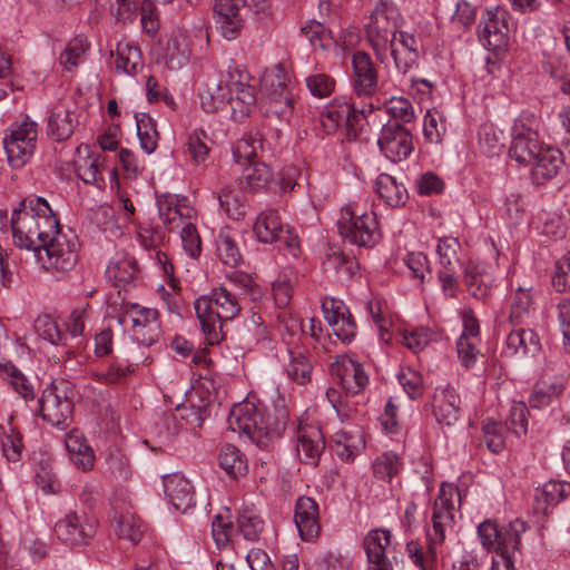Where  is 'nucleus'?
Returning a JSON list of instances; mask_svg holds the SVG:
<instances>
[{
    "label": "nucleus",
    "mask_w": 570,
    "mask_h": 570,
    "mask_svg": "<svg viewBox=\"0 0 570 570\" xmlns=\"http://www.w3.org/2000/svg\"><path fill=\"white\" fill-rule=\"evenodd\" d=\"M227 423L229 430L246 435L258 446L264 448L268 441L278 438L284 431L286 414L281 411L278 416L272 417L265 407L245 401L233 406Z\"/></svg>",
    "instance_id": "nucleus-1"
},
{
    "label": "nucleus",
    "mask_w": 570,
    "mask_h": 570,
    "mask_svg": "<svg viewBox=\"0 0 570 570\" xmlns=\"http://www.w3.org/2000/svg\"><path fill=\"white\" fill-rule=\"evenodd\" d=\"M194 307L202 330L212 344L219 341L223 323L233 320L240 311L237 294L225 286L198 297Z\"/></svg>",
    "instance_id": "nucleus-2"
},
{
    "label": "nucleus",
    "mask_w": 570,
    "mask_h": 570,
    "mask_svg": "<svg viewBox=\"0 0 570 570\" xmlns=\"http://www.w3.org/2000/svg\"><path fill=\"white\" fill-rule=\"evenodd\" d=\"M400 19L399 9L391 0H376L366 26V33L376 59L382 63L387 59L389 41L401 32Z\"/></svg>",
    "instance_id": "nucleus-3"
},
{
    "label": "nucleus",
    "mask_w": 570,
    "mask_h": 570,
    "mask_svg": "<svg viewBox=\"0 0 570 570\" xmlns=\"http://www.w3.org/2000/svg\"><path fill=\"white\" fill-rule=\"evenodd\" d=\"M337 228L340 235L353 245L373 247L381 239L375 213H360L351 205L341 209Z\"/></svg>",
    "instance_id": "nucleus-4"
},
{
    "label": "nucleus",
    "mask_w": 570,
    "mask_h": 570,
    "mask_svg": "<svg viewBox=\"0 0 570 570\" xmlns=\"http://www.w3.org/2000/svg\"><path fill=\"white\" fill-rule=\"evenodd\" d=\"M72 397L73 389L69 381H53L38 401L40 416L53 426L67 428L73 411Z\"/></svg>",
    "instance_id": "nucleus-5"
},
{
    "label": "nucleus",
    "mask_w": 570,
    "mask_h": 570,
    "mask_svg": "<svg viewBox=\"0 0 570 570\" xmlns=\"http://www.w3.org/2000/svg\"><path fill=\"white\" fill-rule=\"evenodd\" d=\"M254 233L259 242L276 243L279 248H286L293 256L299 252L298 236L288 225L283 224L275 209H266L259 214L254 224Z\"/></svg>",
    "instance_id": "nucleus-6"
},
{
    "label": "nucleus",
    "mask_w": 570,
    "mask_h": 570,
    "mask_svg": "<svg viewBox=\"0 0 570 570\" xmlns=\"http://www.w3.org/2000/svg\"><path fill=\"white\" fill-rule=\"evenodd\" d=\"M37 136V124L28 118L11 126L10 132L3 138V148L12 168H21L30 159Z\"/></svg>",
    "instance_id": "nucleus-7"
},
{
    "label": "nucleus",
    "mask_w": 570,
    "mask_h": 570,
    "mask_svg": "<svg viewBox=\"0 0 570 570\" xmlns=\"http://www.w3.org/2000/svg\"><path fill=\"white\" fill-rule=\"evenodd\" d=\"M11 227L14 244L37 253L40 261H43L41 248L45 246L43 233L39 232L37 212L29 208V200H23L20 207L14 209L11 216Z\"/></svg>",
    "instance_id": "nucleus-8"
},
{
    "label": "nucleus",
    "mask_w": 570,
    "mask_h": 570,
    "mask_svg": "<svg viewBox=\"0 0 570 570\" xmlns=\"http://www.w3.org/2000/svg\"><path fill=\"white\" fill-rule=\"evenodd\" d=\"M119 324H131L132 336L141 345L150 346L159 336L158 312L154 308L131 304L118 318Z\"/></svg>",
    "instance_id": "nucleus-9"
},
{
    "label": "nucleus",
    "mask_w": 570,
    "mask_h": 570,
    "mask_svg": "<svg viewBox=\"0 0 570 570\" xmlns=\"http://www.w3.org/2000/svg\"><path fill=\"white\" fill-rule=\"evenodd\" d=\"M527 530V524L520 519L511 521L505 528L491 520L483 521L478 528V534L482 546L488 551L512 548L520 549L521 534Z\"/></svg>",
    "instance_id": "nucleus-10"
},
{
    "label": "nucleus",
    "mask_w": 570,
    "mask_h": 570,
    "mask_svg": "<svg viewBox=\"0 0 570 570\" xmlns=\"http://www.w3.org/2000/svg\"><path fill=\"white\" fill-rule=\"evenodd\" d=\"M214 14L219 35L228 41L235 40L246 26L248 16L246 0H216Z\"/></svg>",
    "instance_id": "nucleus-11"
},
{
    "label": "nucleus",
    "mask_w": 570,
    "mask_h": 570,
    "mask_svg": "<svg viewBox=\"0 0 570 570\" xmlns=\"http://www.w3.org/2000/svg\"><path fill=\"white\" fill-rule=\"evenodd\" d=\"M47 259L42 261L47 269L66 273L71 271L78 261V240L72 233L58 234L41 248Z\"/></svg>",
    "instance_id": "nucleus-12"
},
{
    "label": "nucleus",
    "mask_w": 570,
    "mask_h": 570,
    "mask_svg": "<svg viewBox=\"0 0 570 570\" xmlns=\"http://www.w3.org/2000/svg\"><path fill=\"white\" fill-rule=\"evenodd\" d=\"M377 145L385 157L393 163L407 158L413 150L409 129L397 121H389L383 126Z\"/></svg>",
    "instance_id": "nucleus-13"
},
{
    "label": "nucleus",
    "mask_w": 570,
    "mask_h": 570,
    "mask_svg": "<svg viewBox=\"0 0 570 570\" xmlns=\"http://www.w3.org/2000/svg\"><path fill=\"white\" fill-rule=\"evenodd\" d=\"M96 525L85 513L70 512L55 525L57 538L70 546H85L94 537Z\"/></svg>",
    "instance_id": "nucleus-14"
},
{
    "label": "nucleus",
    "mask_w": 570,
    "mask_h": 570,
    "mask_svg": "<svg viewBox=\"0 0 570 570\" xmlns=\"http://www.w3.org/2000/svg\"><path fill=\"white\" fill-rule=\"evenodd\" d=\"M507 12L500 8L487 9L480 22L479 39L491 51H501L508 45Z\"/></svg>",
    "instance_id": "nucleus-15"
},
{
    "label": "nucleus",
    "mask_w": 570,
    "mask_h": 570,
    "mask_svg": "<svg viewBox=\"0 0 570 570\" xmlns=\"http://www.w3.org/2000/svg\"><path fill=\"white\" fill-rule=\"evenodd\" d=\"M352 87L357 97H372L379 88L377 70L370 55L355 51L352 56Z\"/></svg>",
    "instance_id": "nucleus-16"
},
{
    "label": "nucleus",
    "mask_w": 570,
    "mask_h": 570,
    "mask_svg": "<svg viewBox=\"0 0 570 570\" xmlns=\"http://www.w3.org/2000/svg\"><path fill=\"white\" fill-rule=\"evenodd\" d=\"M454 490L451 487L441 485L439 495L434 501L432 523L433 532H428L430 540V552L433 553V546L442 543L445 539V529L453 521L454 505L452 502Z\"/></svg>",
    "instance_id": "nucleus-17"
},
{
    "label": "nucleus",
    "mask_w": 570,
    "mask_h": 570,
    "mask_svg": "<svg viewBox=\"0 0 570 570\" xmlns=\"http://www.w3.org/2000/svg\"><path fill=\"white\" fill-rule=\"evenodd\" d=\"M112 507V522L117 535L126 539L134 544H137L144 533L142 524L137 518L131 504L126 498H114L111 501Z\"/></svg>",
    "instance_id": "nucleus-18"
},
{
    "label": "nucleus",
    "mask_w": 570,
    "mask_h": 570,
    "mask_svg": "<svg viewBox=\"0 0 570 570\" xmlns=\"http://www.w3.org/2000/svg\"><path fill=\"white\" fill-rule=\"evenodd\" d=\"M420 40L407 32H400L389 41L387 56L393 59L394 67L401 75H406L419 65Z\"/></svg>",
    "instance_id": "nucleus-19"
},
{
    "label": "nucleus",
    "mask_w": 570,
    "mask_h": 570,
    "mask_svg": "<svg viewBox=\"0 0 570 570\" xmlns=\"http://www.w3.org/2000/svg\"><path fill=\"white\" fill-rule=\"evenodd\" d=\"M322 311L333 333L344 343H350L356 335V324L348 308L341 299L325 298Z\"/></svg>",
    "instance_id": "nucleus-20"
},
{
    "label": "nucleus",
    "mask_w": 570,
    "mask_h": 570,
    "mask_svg": "<svg viewBox=\"0 0 570 570\" xmlns=\"http://www.w3.org/2000/svg\"><path fill=\"white\" fill-rule=\"evenodd\" d=\"M543 148L538 135L524 126H515L512 132V141L509 149L511 159L520 165L530 166L538 158Z\"/></svg>",
    "instance_id": "nucleus-21"
},
{
    "label": "nucleus",
    "mask_w": 570,
    "mask_h": 570,
    "mask_svg": "<svg viewBox=\"0 0 570 570\" xmlns=\"http://www.w3.org/2000/svg\"><path fill=\"white\" fill-rule=\"evenodd\" d=\"M331 372L337 376L342 387L353 395L361 393L368 383L362 365L347 356L336 357L331 364Z\"/></svg>",
    "instance_id": "nucleus-22"
},
{
    "label": "nucleus",
    "mask_w": 570,
    "mask_h": 570,
    "mask_svg": "<svg viewBox=\"0 0 570 570\" xmlns=\"http://www.w3.org/2000/svg\"><path fill=\"white\" fill-rule=\"evenodd\" d=\"M164 492L177 511L186 513L195 507V489L181 473L164 476Z\"/></svg>",
    "instance_id": "nucleus-23"
},
{
    "label": "nucleus",
    "mask_w": 570,
    "mask_h": 570,
    "mask_svg": "<svg viewBox=\"0 0 570 570\" xmlns=\"http://www.w3.org/2000/svg\"><path fill=\"white\" fill-rule=\"evenodd\" d=\"M325 449L324 434L318 426H301L297 431V454L302 462L316 465Z\"/></svg>",
    "instance_id": "nucleus-24"
},
{
    "label": "nucleus",
    "mask_w": 570,
    "mask_h": 570,
    "mask_svg": "<svg viewBox=\"0 0 570 570\" xmlns=\"http://www.w3.org/2000/svg\"><path fill=\"white\" fill-rule=\"evenodd\" d=\"M78 159L75 160L76 171L85 184L101 187L105 184L101 170L105 165V157L91 153L88 145L77 148Z\"/></svg>",
    "instance_id": "nucleus-25"
},
{
    "label": "nucleus",
    "mask_w": 570,
    "mask_h": 570,
    "mask_svg": "<svg viewBox=\"0 0 570 570\" xmlns=\"http://www.w3.org/2000/svg\"><path fill=\"white\" fill-rule=\"evenodd\" d=\"M295 524L304 541L314 539L320 532L318 505L309 497H301L295 505Z\"/></svg>",
    "instance_id": "nucleus-26"
},
{
    "label": "nucleus",
    "mask_w": 570,
    "mask_h": 570,
    "mask_svg": "<svg viewBox=\"0 0 570 570\" xmlns=\"http://www.w3.org/2000/svg\"><path fill=\"white\" fill-rule=\"evenodd\" d=\"M460 396L454 389L438 390L433 399V414L439 424L452 426L460 417Z\"/></svg>",
    "instance_id": "nucleus-27"
},
{
    "label": "nucleus",
    "mask_w": 570,
    "mask_h": 570,
    "mask_svg": "<svg viewBox=\"0 0 570 570\" xmlns=\"http://www.w3.org/2000/svg\"><path fill=\"white\" fill-rule=\"evenodd\" d=\"M391 542V533L387 530L375 529L364 538L363 546L373 570H391L385 558V550Z\"/></svg>",
    "instance_id": "nucleus-28"
},
{
    "label": "nucleus",
    "mask_w": 570,
    "mask_h": 570,
    "mask_svg": "<svg viewBox=\"0 0 570 570\" xmlns=\"http://www.w3.org/2000/svg\"><path fill=\"white\" fill-rule=\"evenodd\" d=\"M563 165L562 153L553 147L546 146L533 161L532 178L537 184L554 177Z\"/></svg>",
    "instance_id": "nucleus-29"
},
{
    "label": "nucleus",
    "mask_w": 570,
    "mask_h": 570,
    "mask_svg": "<svg viewBox=\"0 0 570 570\" xmlns=\"http://www.w3.org/2000/svg\"><path fill=\"white\" fill-rule=\"evenodd\" d=\"M566 379L558 376L550 379L543 376L533 387L529 397V404L533 409H541L549 405L554 399H558L564 391Z\"/></svg>",
    "instance_id": "nucleus-30"
},
{
    "label": "nucleus",
    "mask_w": 570,
    "mask_h": 570,
    "mask_svg": "<svg viewBox=\"0 0 570 570\" xmlns=\"http://www.w3.org/2000/svg\"><path fill=\"white\" fill-rule=\"evenodd\" d=\"M288 363L285 366L287 376L297 384L311 382L313 364L309 353L303 347L288 348Z\"/></svg>",
    "instance_id": "nucleus-31"
},
{
    "label": "nucleus",
    "mask_w": 570,
    "mask_h": 570,
    "mask_svg": "<svg viewBox=\"0 0 570 570\" xmlns=\"http://www.w3.org/2000/svg\"><path fill=\"white\" fill-rule=\"evenodd\" d=\"M272 177V170L265 163H250L243 169L238 185L245 191L258 193L267 187Z\"/></svg>",
    "instance_id": "nucleus-32"
},
{
    "label": "nucleus",
    "mask_w": 570,
    "mask_h": 570,
    "mask_svg": "<svg viewBox=\"0 0 570 570\" xmlns=\"http://www.w3.org/2000/svg\"><path fill=\"white\" fill-rule=\"evenodd\" d=\"M356 267L354 257L346 256L340 247H328L323 261V268L326 272H334L341 281H347L353 277Z\"/></svg>",
    "instance_id": "nucleus-33"
},
{
    "label": "nucleus",
    "mask_w": 570,
    "mask_h": 570,
    "mask_svg": "<svg viewBox=\"0 0 570 570\" xmlns=\"http://www.w3.org/2000/svg\"><path fill=\"white\" fill-rule=\"evenodd\" d=\"M76 126V118L71 110L63 105H57L49 118V135L57 141L70 138Z\"/></svg>",
    "instance_id": "nucleus-34"
},
{
    "label": "nucleus",
    "mask_w": 570,
    "mask_h": 570,
    "mask_svg": "<svg viewBox=\"0 0 570 570\" xmlns=\"http://www.w3.org/2000/svg\"><path fill=\"white\" fill-rule=\"evenodd\" d=\"M29 208L37 212L39 232L46 235L43 243L48 244V240L56 238V235L62 234L59 222L46 199L41 197L29 199Z\"/></svg>",
    "instance_id": "nucleus-35"
},
{
    "label": "nucleus",
    "mask_w": 570,
    "mask_h": 570,
    "mask_svg": "<svg viewBox=\"0 0 570 570\" xmlns=\"http://www.w3.org/2000/svg\"><path fill=\"white\" fill-rule=\"evenodd\" d=\"M375 191L389 206L399 207L405 204L406 189L399 185L389 174H381L375 180Z\"/></svg>",
    "instance_id": "nucleus-36"
},
{
    "label": "nucleus",
    "mask_w": 570,
    "mask_h": 570,
    "mask_svg": "<svg viewBox=\"0 0 570 570\" xmlns=\"http://www.w3.org/2000/svg\"><path fill=\"white\" fill-rule=\"evenodd\" d=\"M352 110V102L345 98L334 99L321 112L320 119L324 129L330 134L343 126L344 120H348V112Z\"/></svg>",
    "instance_id": "nucleus-37"
},
{
    "label": "nucleus",
    "mask_w": 570,
    "mask_h": 570,
    "mask_svg": "<svg viewBox=\"0 0 570 570\" xmlns=\"http://www.w3.org/2000/svg\"><path fill=\"white\" fill-rule=\"evenodd\" d=\"M220 468L233 479L247 473V460L244 454L232 444H225L218 456Z\"/></svg>",
    "instance_id": "nucleus-38"
},
{
    "label": "nucleus",
    "mask_w": 570,
    "mask_h": 570,
    "mask_svg": "<svg viewBox=\"0 0 570 570\" xmlns=\"http://www.w3.org/2000/svg\"><path fill=\"white\" fill-rule=\"evenodd\" d=\"M232 94L223 86V81L208 83L200 94V104L205 111L214 112L228 106Z\"/></svg>",
    "instance_id": "nucleus-39"
},
{
    "label": "nucleus",
    "mask_w": 570,
    "mask_h": 570,
    "mask_svg": "<svg viewBox=\"0 0 570 570\" xmlns=\"http://www.w3.org/2000/svg\"><path fill=\"white\" fill-rule=\"evenodd\" d=\"M464 282L468 291L476 298H484L491 289V277L479 265L469 263L464 268Z\"/></svg>",
    "instance_id": "nucleus-40"
},
{
    "label": "nucleus",
    "mask_w": 570,
    "mask_h": 570,
    "mask_svg": "<svg viewBox=\"0 0 570 570\" xmlns=\"http://www.w3.org/2000/svg\"><path fill=\"white\" fill-rule=\"evenodd\" d=\"M117 70L122 71L126 75H136L139 69L142 68V58L140 50L128 43L119 42L117 45Z\"/></svg>",
    "instance_id": "nucleus-41"
},
{
    "label": "nucleus",
    "mask_w": 570,
    "mask_h": 570,
    "mask_svg": "<svg viewBox=\"0 0 570 570\" xmlns=\"http://www.w3.org/2000/svg\"><path fill=\"white\" fill-rule=\"evenodd\" d=\"M288 76L282 65H276L262 79V86L266 91V97L271 96H292L288 89Z\"/></svg>",
    "instance_id": "nucleus-42"
},
{
    "label": "nucleus",
    "mask_w": 570,
    "mask_h": 570,
    "mask_svg": "<svg viewBox=\"0 0 570 570\" xmlns=\"http://www.w3.org/2000/svg\"><path fill=\"white\" fill-rule=\"evenodd\" d=\"M216 248L219 258L227 266L236 267L243 259L236 238L228 230L219 233Z\"/></svg>",
    "instance_id": "nucleus-43"
},
{
    "label": "nucleus",
    "mask_w": 570,
    "mask_h": 570,
    "mask_svg": "<svg viewBox=\"0 0 570 570\" xmlns=\"http://www.w3.org/2000/svg\"><path fill=\"white\" fill-rule=\"evenodd\" d=\"M217 199L220 207L232 219H239L245 215V204L242 194L233 186L224 187L218 194Z\"/></svg>",
    "instance_id": "nucleus-44"
},
{
    "label": "nucleus",
    "mask_w": 570,
    "mask_h": 570,
    "mask_svg": "<svg viewBox=\"0 0 570 570\" xmlns=\"http://www.w3.org/2000/svg\"><path fill=\"white\" fill-rule=\"evenodd\" d=\"M263 151V139L262 135L256 132L255 135L249 134L244 136L239 141H237L233 155L237 163L247 160L254 163L253 159L258 156L259 153Z\"/></svg>",
    "instance_id": "nucleus-45"
},
{
    "label": "nucleus",
    "mask_w": 570,
    "mask_h": 570,
    "mask_svg": "<svg viewBox=\"0 0 570 570\" xmlns=\"http://www.w3.org/2000/svg\"><path fill=\"white\" fill-rule=\"evenodd\" d=\"M237 522L238 531L248 541H256L264 529V521L253 509L242 510Z\"/></svg>",
    "instance_id": "nucleus-46"
},
{
    "label": "nucleus",
    "mask_w": 570,
    "mask_h": 570,
    "mask_svg": "<svg viewBox=\"0 0 570 570\" xmlns=\"http://www.w3.org/2000/svg\"><path fill=\"white\" fill-rule=\"evenodd\" d=\"M266 117H276L279 120H288L293 114L292 96L266 97L263 104Z\"/></svg>",
    "instance_id": "nucleus-47"
},
{
    "label": "nucleus",
    "mask_w": 570,
    "mask_h": 570,
    "mask_svg": "<svg viewBox=\"0 0 570 570\" xmlns=\"http://www.w3.org/2000/svg\"><path fill=\"white\" fill-rule=\"evenodd\" d=\"M107 472L116 481H127L131 476L128 458L118 449L109 451L106 458Z\"/></svg>",
    "instance_id": "nucleus-48"
},
{
    "label": "nucleus",
    "mask_w": 570,
    "mask_h": 570,
    "mask_svg": "<svg viewBox=\"0 0 570 570\" xmlns=\"http://www.w3.org/2000/svg\"><path fill=\"white\" fill-rule=\"evenodd\" d=\"M479 146L481 150L493 156L499 154L503 147L502 131L498 130L493 125H482L479 129Z\"/></svg>",
    "instance_id": "nucleus-49"
},
{
    "label": "nucleus",
    "mask_w": 570,
    "mask_h": 570,
    "mask_svg": "<svg viewBox=\"0 0 570 570\" xmlns=\"http://www.w3.org/2000/svg\"><path fill=\"white\" fill-rule=\"evenodd\" d=\"M158 213L163 224L173 230L183 226L185 223L183 212L177 207L173 199L159 198L157 200Z\"/></svg>",
    "instance_id": "nucleus-50"
},
{
    "label": "nucleus",
    "mask_w": 570,
    "mask_h": 570,
    "mask_svg": "<svg viewBox=\"0 0 570 570\" xmlns=\"http://www.w3.org/2000/svg\"><path fill=\"white\" fill-rule=\"evenodd\" d=\"M137 135L140 140L141 148L151 154L158 145V131L153 119L149 116L137 118Z\"/></svg>",
    "instance_id": "nucleus-51"
},
{
    "label": "nucleus",
    "mask_w": 570,
    "mask_h": 570,
    "mask_svg": "<svg viewBox=\"0 0 570 570\" xmlns=\"http://www.w3.org/2000/svg\"><path fill=\"white\" fill-rule=\"evenodd\" d=\"M302 32L315 48L328 49L333 45L331 31L318 21H309L302 27Z\"/></svg>",
    "instance_id": "nucleus-52"
},
{
    "label": "nucleus",
    "mask_w": 570,
    "mask_h": 570,
    "mask_svg": "<svg viewBox=\"0 0 570 570\" xmlns=\"http://www.w3.org/2000/svg\"><path fill=\"white\" fill-rule=\"evenodd\" d=\"M3 430V436L1 439V446L4 456L9 461H18L21 455L22 439L20 433L8 424V428L1 426Z\"/></svg>",
    "instance_id": "nucleus-53"
},
{
    "label": "nucleus",
    "mask_w": 570,
    "mask_h": 570,
    "mask_svg": "<svg viewBox=\"0 0 570 570\" xmlns=\"http://www.w3.org/2000/svg\"><path fill=\"white\" fill-rule=\"evenodd\" d=\"M3 372L13 390L24 400H33L35 392L28 379L12 364L3 366Z\"/></svg>",
    "instance_id": "nucleus-54"
},
{
    "label": "nucleus",
    "mask_w": 570,
    "mask_h": 570,
    "mask_svg": "<svg viewBox=\"0 0 570 570\" xmlns=\"http://www.w3.org/2000/svg\"><path fill=\"white\" fill-rule=\"evenodd\" d=\"M86 51L85 40L82 38H75L68 42L63 52L60 55V63L63 69L71 71L76 68Z\"/></svg>",
    "instance_id": "nucleus-55"
},
{
    "label": "nucleus",
    "mask_w": 570,
    "mask_h": 570,
    "mask_svg": "<svg viewBox=\"0 0 570 570\" xmlns=\"http://www.w3.org/2000/svg\"><path fill=\"white\" fill-rule=\"evenodd\" d=\"M385 112L394 118L393 121L401 120L404 124L410 122L414 117L412 104L403 97H392L385 104Z\"/></svg>",
    "instance_id": "nucleus-56"
},
{
    "label": "nucleus",
    "mask_w": 570,
    "mask_h": 570,
    "mask_svg": "<svg viewBox=\"0 0 570 570\" xmlns=\"http://www.w3.org/2000/svg\"><path fill=\"white\" fill-rule=\"evenodd\" d=\"M445 132V121L436 111L429 110L424 117L423 134L428 141L440 142Z\"/></svg>",
    "instance_id": "nucleus-57"
},
{
    "label": "nucleus",
    "mask_w": 570,
    "mask_h": 570,
    "mask_svg": "<svg viewBox=\"0 0 570 570\" xmlns=\"http://www.w3.org/2000/svg\"><path fill=\"white\" fill-rule=\"evenodd\" d=\"M234 533V527L228 518L223 514H217L212 521V534L213 539L218 548L226 547L232 539Z\"/></svg>",
    "instance_id": "nucleus-58"
},
{
    "label": "nucleus",
    "mask_w": 570,
    "mask_h": 570,
    "mask_svg": "<svg viewBox=\"0 0 570 570\" xmlns=\"http://www.w3.org/2000/svg\"><path fill=\"white\" fill-rule=\"evenodd\" d=\"M306 86L314 97L326 98L333 92L335 80L325 73H316L306 78Z\"/></svg>",
    "instance_id": "nucleus-59"
},
{
    "label": "nucleus",
    "mask_w": 570,
    "mask_h": 570,
    "mask_svg": "<svg viewBox=\"0 0 570 570\" xmlns=\"http://www.w3.org/2000/svg\"><path fill=\"white\" fill-rule=\"evenodd\" d=\"M503 432L504 426L498 422H489L483 426V442L491 452L499 453L503 450Z\"/></svg>",
    "instance_id": "nucleus-60"
},
{
    "label": "nucleus",
    "mask_w": 570,
    "mask_h": 570,
    "mask_svg": "<svg viewBox=\"0 0 570 570\" xmlns=\"http://www.w3.org/2000/svg\"><path fill=\"white\" fill-rule=\"evenodd\" d=\"M207 135L205 131H194L187 142V149L191 160L195 164H202L208 156L209 147L206 144Z\"/></svg>",
    "instance_id": "nucleus-61"
},
{
    "label": "nucleus",
    "mask_w": 570,
    "mask_h": 570,
    "mask_svg": "<svg viewBox=\"0 0 570 570\" xmlns=\"http://www.w3.org/2000/svg\"><path fill=\"white\" fill-rule=\"evenodd\" d=\"M399 458L394 453H384L374 462V474L381 480H391L399 472Z\"/></svg>",
    "instance_id": "nucleus-62"
},
{
    "label": "nucleus",
    "mask_w": 570,
    "mask_h": 570,
    "mask_svg": "<svg viewBox=\"0 0 570 570\" xmlns=\"http://www.w3.org/2000/svg\"><path fill=\"white\" fill-rule=\"evenodd\" d=\"M180 237L184 250L193 258L199 256L202 252L200 236L191 223L181 226Z\"/></svg>",
    "instance_id": "nucleus-63"
},
{
    "label": "nucleus",
    "mask_w": 570,
    "mask_h": 570,
    "mask_svg": "<svg viewBox=\"0 0 570 570\" xmlns=\"http://www.w3.org/2000/svg\"><path fill=\"white\" fill-rule=\"evenodd\" d=\"M460 248V243L456 238L453 237H444L441 238L438 243L436 252L440 257V263L445 267H452L458 259V250Z\"/></svg>",
    "instance_id": "nucleus-64"
}]
</instances>
